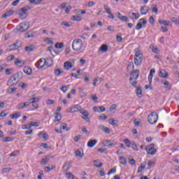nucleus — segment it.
<instances>
[{"instance_id": "obj_30", "label": "nucleus", "mask_w": 179, "mask_h": 179, "mask_svg": "<svg viewBox=\"0 0 179 179\" xmlns=\"http://www.w3.org/2000/svg\"><path fill=\"white\" fill-rule=\"evenodd\" d=\"M14 13L15 12L13 11V10H9L8 11L6 12V13L2 15V17H3V18L9 17V16H12V15H13Z\"/></svg>"}, {"instance_id": "obj_23", "label": "nucleus", "mask_w": 179, "mask_h": 179, "mask_svg": "<svg viewBox=\"0 0 179 179\" xmlns=\"http://www.w3.org/2000/svg\"><path fill=\"white\" fill-rule=\"evenodd\" d=\"M156 71H155V69H152L150 71V74L148 76V82L150 84L152 83V80L153 79V74L155 73Z\"/></svg>"}, {"instance_id": "obj_21", "label": "nucleus", "mask_w": 179, "mask_h": 179, "mask_svg": "<svg viewBox=\"0 0 179 179\" xmlns=\"http://www.w3.org/2000/svg\"><path fill=\"white\" fill-rule=\"evenodd\" d=\"M99 129H101V131H103V132H105V134H110V129L108 127H105L103 124H101L99 126Z\"/></svg>"}, {"instance_id": "obj_28", "label": "nucleus", "mask_w": 179, "mask_h": 179, "mask_svg": "<svg viewBox=\"0 0 179 179\" xmlns=\"http://www.w3.org/2000/svg\"><path fill=\"white\" fill-rule=\"evenodd\" d=\"M24 73H27V75H31V73H33V70L30 67L24 66Z\"/></svg>"}, {"instance_id": "obj_3", "label": "nucleus", "mask_w": 179, "mask_h": 179, "mask_svg": "<svg viewBox=\"0 0 179 179\" xmlns=\"http://www.w3.org/2000/svg\"><path fill=\"white\" fill-rule=\"evenodd\" d=\"M31 8L30 6H25L17 10V14L20 17V19H22V20L27 18V12L30 10Z\"/></svg>"}, {"instance_id": "obj_14", "label": "nucleus", "mask_w": 179, "mask_h": 179, "mask_svg": "<svg viewBox=\"0 0 179 179\" xmlns=\"http://www.w3.org/2000/svg\"><path fill=\"white\" fill-rule=\"evenodd\" d=\"M103 8L106 10V13H108V17L109 19L114 20V15H113V13L111 12V10L108 8H107V5L103 6Z\"/></svg>"}, {"instance_id": "obj_34", "label": "nucleus", "mask_w": 179, "mask_h": 179, "mask_svg": "<svg viewBox=\"0 0 179 179\" xmlns=\"http://www.w3.org/2000/svg\"><path fill=\"white\" fill-rule=\"evenodd\" d=\"M75 155H76V157H82L83 156H84L85 154L83 153V151L77 150L75 152Z\"/></svg>"}, {"instance_id": "obj_29", "label": "nucleus", "mask_w": 179, "mask_h": 179, "mask_svg": "<svg viewBox=\"0 0 179 179\" xmlns=\"http://www.w3.org/2000/svg\"><path fill=\"white\" fill-rule=\"evenodd\" d=\"M94 166H95V167H98L99 169H100L101 167H103V163L100 159L94 161Z\"/></svg>"}, {"instance_id": "obj_15", "label": "nucleus", "mask_w": 179, "mask_h": 179, "mask_svg": "<svg viewBox=\"0 0 179 179\" xmlns=\"http://www.w3.org/2000/svg\"><path fill=\"white\" fill-rule=\"evenodd\" d=\"M24 64H26V62L22 61L18 58H17L15 62H14V64L15 65V66H18L19 68H22V66H24Z\"/></svg>"}, {"instance_id": "obj_53", "label": "nucleus", "mask_w": 179, "mask_h": 179, "mask_svg": "<svg viewBox=\"0 0 179 179\" xmlns=\"http://www.w3.org/2000/svg\"><path fill=\"white\" fill-rule=\"evenodd\" d=\"M110 120H111V122H110V125H113V127L117 125V124L118 123V120H115L114 119H112Z\"/></svg>"}, {"instance_id": "obj_9", "label": "nucleus", "mask_w": 179, "mask_h": 179, "mask_svg": "<svg viewBox=\"0 0 179 179\" xmlns=\"http://www.w3.org/2000/svg\"><path fill=\"white\" fill-rule=\"evenodd\" d=\"M80 114H83V120H85V121H87V122H90V118H89L90 113L87 110H86L85 109H82L81 112H80Z\"/></svg>"}, {"instance_id": "obj_62", "label": "nucleus", "mask_w": 179, "mask_h": 179, "mask_svg": "<svg viewBox=\"0 0 179 179\" xmlns=\"http://www.w3.org/2000/svg\"><path fill=\"white\" fill-rule=\"evenodd\" d=\"M171 20L173 23H175V24H179V20H177L176 17H172Z\"/></svg>"}, {"instance_id": "obj_50", "label": "nucleus", "mask_w": 179, "mask_h": 179, "mask_svg": "<svg viewBox=\"0 0 179 179\" xmlns=\"http://www.w3.org/2000/svg\"><path fill=\"white\" fill-rule=\"evenodd\" d=\"M30 3L33 4H37V3H41V2H43V0H29Z\"/></svg>"}, {"instance_id": "obj_48", "label": "nucleus", "mask_w": 179, "mask_h": 179, "mask_svg": "<svg viewBox=\"0 0 179 179\" xmlns=\"http://www.w3.org/2000/svg\"><path fill=\"white\" fill-rule=\"evenodd\" d=\"M136 93L138 97H141V94H142V88L141 87H137Z\"/></svg>"}, {"instance_id": "obj_38", "label": "nucleus", "mask_w": 179, "mask_h": 179, "mask_svg": "<svg viewBox=\"0 0 179 179\" xmlns=\"http://www.w3.org/2000/svg\"><path fill=\"white\" fill-rule=\"evenodd\" d=\"M123 142H124V144L126 145L127 148H131V142L129 141V139H128V138H124V139L123 140Z\"/></svg>"}, {"instance_id": "obj_33", "label": "nucleus", "mask_w": 179, "mask_h": 179, "mask_svg": "<svg viewBox=\"0 0 179 179\" xmlns=\"http://www.w3.org/2000/svg\"><path fill=\"white\" fill-rule=\"evenodd\" d=\"M71 20L73 22H80V20H82V17L79 15H73L71 17Z\"/></svg>"}, {"instance_id": "obj_10", "label": "nucleus", "mask_w": 179, "mask_h": 179, "mask_svg": "<svg viewBox=\"0 0 179 179\" xmlns=\"http://www.w3.org/2000/svg\"><path fill=\"white\" fill-rule=\"evenodd\" d=\"M115 145H117V142L111 140H106L103 143V146H104L105 148H108L110 146H115Z\"/></svg>"}, {"instance_id": "obj_16", "label": "nucleus", "mask_w": 179, "mask_h": 179, "mask_svg": "<svg viewBox=\"0 0 179 179\" xmlns=\"http://www.w3.org/2000/svg\"><path fill=\"white\" fill-rule=\"evenodd\" d=\"M159 76L163 78L164 79H167V78H169V73L167 71H166V70L162 69L159 73Z\"/></svg>"}, {"instance_id": "obj_25", "label": "nucleus", "mask_w": 179, "mask_h": 179, "mask_svg": "<svg viewBox=\"0 0 179 179\" xmlns=\"http://www.w3.org/2000/svg\"><path fill=\"white\" fill-rule=\"evenodd\" d=\"M140 12H141V15H146V13H148V12H149V7H147V6L141 7L140 9Z\"/></svg>"}, {"instance_id": "obj_64", "label": "nucleus", "mask_w": 179, "mask_h": 179, "mask_svg": "<svg viewBox=\"0 0 179 179\" xmlns=\"http://www.w3.org/2000/svg\"><path fill=\"white\" fill-rule=\"evenodd\" d=\"M66 177L69 179H73V175L72 173H66Z\"/></svg>"}, {"instance_id": "obj_47", "label": "nucleus", "mask_w": 179, "mask_h": 179, "mask_svg": "<svg viewBox=\"0 0 179 179\" xmlns=\"http://www.w3.org/2000/svg\"><path fill=\"white\" fill-rule=\"evenodd\" d=\"M16 90H17V87L9 88L7 90V93H8V94H12V93H13V92H16Z\"/></svg>"}, {"instance_id": "obj_51", "label": "nucleus", "mask_w": 179, "mask_h": 179, "mask_svg": "<svg viewBox=\"0 0 179 179\" xmlns=\"http://www.w3.org/2000/svg\"><path fill=\"white\" fill-rule=\"evenodd\" d=\"M29 101H34V103H38V101H40V97H38V96L34 97V98L29 99Z\"/></svg>"}, {"instance_id": "obj_58", "label": "nucleus", "mask_w": 179, "mask_h": 179, "mask_svg": "<svg viewBox=\"0 0 179 179\" xmlns=\"http://www.w3.org/2000/svg\"><path fill=\"white\" fill-rule=\"evenodd\" d=\"M10 171V168H4L2 169L1 173L4 174V173H9Z\"/></svg>"}, {"instance_id": "obj_26", "label": "nucleus", "mask_w": 179, "mask_h": 179, "mask_svg": "<svg viewBox=\"0 0 179 179\" xmlns=\"http://www.w3.org/2000/svg\"><path fill=\"white\" fill-rule=\"evenodd\" d=\"M73 65H72V63L71 62H64V68L67 71H69V69H72Z\"/></svg>"}, {"instance_id": "obj_56", "label": "nucleus", "mask_w": 179, "mask_h": 179, "mask_svg": "<svg viewBox=\"0 0 179 179\" xmlns=\"http://www.w3.org/2000/svg\"><path fill=\"white\" fill-rule=\"evenodd\" d=\"M62 71H60L59 69H56L55 71V73L56 75V76H59L61 75V73H62Z\"/></svg>"}, {"instance_id": "obj_55", "label": "nucleus", "mask_w": 179, "mask_h": 179, "mask_svg": "<svg viewBox=\"0 0 179 179\" xmlns=\"http://www.w3.org/2000/svg\"><path fill=\"white\" fill-rule=\"evenodd\" d=\"M13 59H15V55H10L7 57L8 62H10L11 61H13Z\"/></svg>"}, {"instance_id": "obj_60", "label": "nucleus", "mask_w": 179, "mask_h": 179, "mask_svg": "<svg viewBox=\"0 0 179 179\" xmlns=\"http://www.w3.org/2000/svg\"><path fill=\"white\" fill-rule=\"evenodd\" d=\"M30 103H31L32 107H34V108H38V103H37V102L31 101Z\"/></svg>"}, {"instance_id": "obj_13", "label": "nucleus", "mask_w": 179, "mask_h": 179, "mask_svg": "<svg viewBox=\"0 0 179 179\" xmlns=\"http://www.w3.org/2000/svg\"><path fill=\"white\" fill-rule=\"evenodd\" d=\"M83 108L79 105H76L70 108V113H80Z\"/></svg>"}, {"instance_id": "obj_42", "label": "nucleus", "mask_w": 179, "mask_h": 179, "mask_svg": "<svg viewBox=\"0 0 179 179\" xmlns=\"http://www.w3.org/2000/svg\"><path fill=\"white\" fill-rule=\"evenodd\" d=\"M62 116L61 114L59 113H55V122H57V121H61Z\"/></svg>"}, {"instance_id": "obj_41", "label": "nucleus", "mask_w": 179, "mask_h": 179, "mask_svg": "<svg viewBox=\"0 0 179 179\" xmlns=\"http://www.w3.org/2000/svg\"><path fill=\"white\" fill-rule=\"evenodd\" d=\"M152 12L155 13V15H157V13L159 12V9L157 8V5L156 4L152 5Z\"/></svg>"}, {"instance_id": "obj_39", "label": "nucleus", "mask_w": 179, "mask_h": 179, "mask_svg": "<svg viewBox=\"0 0 179 179\" xmlns=\"http://www.w3.org/2000/svg\"><path fill=\"white\" fill-rule=\"evenodd\" d=\"M130 146H131L133 150H136V152H138V150H139V149L138 148V145L134 141H131V144L130 145Z\"/></svg>"}, {"instance_id": "obj_44", "label": "nucleus", "mask_w": 179, "mask_h": 179, "mask_svg": "<svg viewBox=\"0 0 179 179\" xmlns=\"http://www.w3.org/2000/svg\"><path fill=\"white\" fill-rule=\"evenodd\" d=\"M13 137L7 136L3 139V142H13Z\"/></svg>"}, {"instance_id": "obj_52", "label": "nucleus", "mask_w": 179, "mask_h": 179, "mask_svg": "<svg viewBox=\"0 0 179 179\" xmlns=\"http://www.w3.org/2000/svg\"><path fill=\"white\" fill-rule=\"evenodd\" d=\"M62 26H65V27H71V24H69V22L66 21H64L61 22Z\"/></svg>"}, {"instance_id": "obj_63", "label": "nucleus", "mask_w": 179, "mask_h": 179, "mask_svg": "<svg viewBox=\"0 0 179 179\" xmlns=\"http://www.w3.org/2000/svg\"><path fill=\"white\" fill-rule=\"evenodd\" d=\"M155 163H156V161H150L148 164V167H152V166L155 165Z\"/></svg>"}, {"instance_id": "obj_12", "label": "nucleus", "mask_w": 179, "mask_h": 179, "mask_svg": "<svg viewBox=\"0 0 179 179\" xmlns=\"http://www.w3.org/2000/svg\"><path fill=\"white\" fill-rule=\"evenodd\" d=\"M18 83H19L12 76L7 81V86L12 87V86H15V85H17Z\"/></svg>"}, {"instance_id": "obj_20", "label": "nucleus", "mask_w": 179, "mask_h": 179, "mask_svg": "<svg viewBox=\"0 0 179 179\" xmlns=\"http://www.w3.org/2000/svg\"><path fill=\"white\" fill-rule=\"evenodd\" d=\"M150 48L152 50V52H155V54H159V52H160V50H159V48H157V45L154 43H152L150 45Z\"/></svg>"}, {"instance_id": "obj_18", "label": "nucleus", "mask_w": 179, "mask_h": 179, "mask_svg": "<svg viewBox=\"0 0 179 179\" xmlns=\"http://www.w3.org/2000/svg\"><path fill=\"white\" fill-rule=\"evenodd\" d=\"M13 78H15L18 83L20 82V79L23 78V73L18 72L13 76Z\"/></svg>"}, {"instance_id": "obj_17", "label": "nucleus", "mask_w": 179, "mask_h": 179, "mask_svg": "<svg viewBox=\"0 0 179 179\" xmlns=\"http://www.w3.org/2000/svg\"><path fill=\"white\" fill-rule=\"evenodd\" d=\"M13 78H15L18 83L20 82V79L23 78V73L18 72L13 76Z\"/></svg>"}, {"instance_id": "obj_6", "label": "nucleus", "mask_w": 179, "mask_h": 179, "mask_svg": "<svg viewBox=\"0 0 179 179\" xmlns=\"http://www.w3.org/2000/svg\"><path fill=\"white\" fill-rule=\"evenodd\" d=\"M145 150L148 153V155H151L152 156L156 155V150L155 149V144H150L148 145L146 148Z\"/></svg>"}, {"instance_id": "obj_54", "label": "nucleus", "mask_w": 179, "mask_h": 179, "mask_svg": "<svg viewBox=\"0 0 179 179\" xmlns=\"http://www.w3.org/2000/svg\"><path fill=\"white\" fill-rule=\"evenodd\" d=\"M18 153H19L18 151H14V152H11L9 155V156H10V157H15V156H17Z\"/></svg>"}, {"instance_id": "obj_43", "label": "nucleus", "mask_w": 179, "mask_h": 179, "mask_svg": "<svg viewBox=\"0 0 179 179\" xmlns=\"http://www.w3.org/2000/svg\"><path fill=\"white\" fill-rule=\"evenodd\" d=\"M71 164H72V162H67L65 163V164L63 166V169H65L66 167V170H69L71 169Z\"/></svg>"}, {"instance_id": "obj_22", "label": "nucleus", "mask_w": 179, "mask_h": 179, "mask_svg": "<svg viewBox=\"0 0 179 179\" xmlns=\"http://www.w3.org/2000/svg\"><path fill=\"white\" fill-rule=\"evenodd\" d=\"M129 17L131 20H138L139 19V13H129Z\"/></svg>"}, {"instance_id": "obj_35", "label": "nucleus", "mask_w": 179, "mask_h": 179, "mask_svg": "<svg viewBox=\"0 0 179 179\" xmlns=\"http://www.w3.org/2000/svg\"><path fill=\"white\" fill-rule=\"evenodd\" d=\"M159 24H164V26H170V21L159 20Z\"/></svg>"}, {"instance_id": "obj_61", "label": "nucleus", "mask_w": 179, "mask_h": 179, "mask_svg": "<svg viewBox=\"0 0 179 179\" xmlns=\"http://www.w3.org/2000/svg\"><path fill=\"white\" fill-rule=\"evenodd\" d=\"M17 110H23V108H24L23 103L18 104L17 106Z\"/></svg>"}, {"instance_id": "obj_24", "label": "nucleus", "mask_w": 179, "mask_h": 179, "mask_svg": "<svg viewBox=\"0 0 179 179\" xmlns=\"http://www.w3.org/2000/svg\"><path fill=\"white\" fill-rule=\"evenodd\" d=\"M24 50L27 52H31V51L36 50V46H34V45H30L29 46H26Z\"/></svg>"}, {"instance_id": "obj_4", "label": "nucleus", "mask_w": 179, "mask_h": 179, "mask_svg": "<svg viewBox=\"0 0 179 179\" xmlns=\"http://www.w3.org/2000/svg\"><path fill=\"white\" fill-rule=\"evenodd\" d=\"M29 27H30V23L27 22H21L17 27V30L18 31H20L21 33H23V31H26L27 30H29Z\"/></svg>"}, {"instance_id": "obj_40", "label": "nucleus", "mask_w": 179, "mask_h": 179, "mask_svg": "<svg viewBox=\"0 0 179 179\" xmlns=\"http://www.w3.org/2000/svg\"><path fill=\"white\" fill-rule=\"evenodd\" d=\"M54 169H55V166H52L51 168L49 166H45L44 168V171H45V173H50V171L54 170Z\"/></svg>"}, {"instance_id": "obj_7", "label": "nucleus", "mask_w": 179, "mask_h": 179, "mask_svg": "<svg viewBox=\"0 0 179 179\" xmlns=\"http://www.w3.org/2000/svg\"><path fill=\"white\" fill-rule=\"evenodd\" d=\"M146 20L145 18H141L139 20V22L136 26V30H141L142 27H145L146 26Z\"/></svg>"}, {"instance_id": "obj_37", "label": "nucleus", "mask_w": 179, "mask_h": 179, "mask_svg": "<svg viewBox=\"0 0 179 179\" xmlns=\"http://www.w3.org/2000/svg\"><path fill=\"white\" fill-rule=\"evenodd\" d=\"M120 164H122L123 166H126L127 164V159L124 157H120L119 158Z\"/></svg>"}, {"instance_id": "obj_5", "label": "nucleus", "mask_w": 179, "mask_h": 179, "mask_svg": "<svg viewBox=\"0 0 179 179\" xmlns=\"http://www.w3.org/2000/svg\"><path fill=\"white\" fill-rule=\"evenodd\" d=\"M148 122L151 124H156L157 122V120H159V115H157V113L152 112L150 115H148Z\"/></svg>"}, {"instance_id": "obj_46", "label": "nucleus", "mask_w": 179, "mask_h": 179, "mask_svg": "<svg viewBox=\"0 0 179 179\" xmlns=\"http://www.w3.org/2000/svg\"><path fill=\"white\" fill-rule=\"evenodd\" d=\"M55 47L58 49L64 48V43H57Z\"/></svg>"}, {"instance_id": "obj_59", "label": "nucleus", "mask_w": 179, "mask_h": 179, "mask_svg": "<svg viewBox=\"0 0 179 179\" xmlns=\"http://www.w3.org/2000/svg\"><path fill=\"white\" fill-rule=\"evenodd\" d=\"M87 33H84L83 34L80 35V38H82L83 40H86V38H87Z\"/></svg>"}, {"instance_id": "obj_49", "label": "nucleus", "mask_w": 179, "mask_h": 179, "mask_svg": "<svg viewBox=\"0 0 179 179\" xmlns=\"http://www.w3.org/2000/svg\"><path fill=\"white\" fill-rule=\"evenodd\" d=\"M19 117H20V113H13L11 115V118L13 120H16V119L19 118Z\"/></svg>"}, {"instance_id": "obj_45", "label": "nucleus", "mask_w": 179, "mask_h": 179, "mask_svg": "<svg viewBox=\"0 0 179 179\" xmlns=\"http://www.w3.org/2000/svg\"><path fill=\"white\" fill-rule=\"evenodd\" d=\"M45 43H47V44H54V41H52V38H45Z\"/></svg>"}, {"instance_id": "obj_27", "label": "nucleus", "mask_w": 179, "mask_h": 179, "mask_svg": "<svg viewBox=\"0 0 179 179\" xmlns=\"http://www.w3.org/2000/svg\"><path fill=\"white\" fill-rule=\"evenodd\" d=\"M96 143H97V140H90L87 143V146L88 148H94Z\"/></svg>"}, {"instance_id": "obj_11", "label": "nucleus", "mask_w": 179, "mask_h": 179, "mask_svg": "<svg viewBox=\"0 0 179 179\" xmlns=\"http://www.w3.org/2000/svg\"><path fill=\"white\" fill-rule=\"evenodd\" d=\"M140 73H141L139 72V70H134L131 73V76L129 78V82H132L133 79H135L136 80V79L139 78Z\"/></svg>"}, {"instance_id": "obj_57", "label": "nucleus", "mask_w": 179, "mask_h": 179, "mask_svg": "<svg viewBox=\"0 0 179 179\" xmlns=\"http://www.w3.org/2000/svg\"><path fill=\"white\" fill-rule=\"evenodd\" d=\"M29 124H31V127H38L40 125V123L37 122H31Z\"/></svg>"}, {"instance_id": "obj_32", "label": "nucleus", "mask_w": 179, "mask_h": 179, "mask_svg": "<svg viewBox=\"0 0 179 179\" xmlns=\"http://www.w3.org/2000/svg\"><path fill=\"white\" fill-rule=\"evenodd\" d=\"M161 83L164 85L166 89H170V83H169V81L162 80Z\"/></svg>"}, {"instance_id": "obj_2", "label": "nucleus", "mask_w": 179, "mask_h": 179, "mask_svg": "<svg viewBox=\"0 0 179 179\" xmlns=\"http://www.w3.org/2000/svg\"><path fill=\"white\" fill-rule=\"evenodd\" d=\"M82 47H83V42L82 41V39L76 38L73 40L72 43V48L73 51L78 52L82 50Z\"/></svg>"}, {"instance_id": "obj_31", "label": "nucleus", "mask_w": 179, "mask_h": 179, "mask_svg": "<svg viewBox=\"0 0 179 179\" xmlns=\"http://www.w3.org/2000/svg\"><path fill=\"white\" fill-rule=\"evenodd\" d=\"M50 156H46L45 158L42 159V160L41 161V164H42L43 166L47 164V163L50 162Z\"/></svg>"}, {"instance_id": "obj_1", "label": "nucleus", "mask_w": 179, "mask_h": 179, "mask_svg": "<svg viewBox=\"0 0 179 179\" xmlns=\"http://www.w3.org/2000/svg\"><path fill=\"white\" fill-rule=\"evenodd\" d=\"M134 52V62L136 66H139L143 61V53L142 52V50L139 49H135Z\"/></svg>"}, {"instance_id": "obj_19", "label": "nucleus", "mask_w": 179, "mask_h": 179, "mask_svg": "<svg viewBox=\"0 0 179 179\" xmlns=\"http://www.w3.org/2000/svg\"><path fill=\"white\" fill-rule=\"evenodd\" d=\"M117 17L122 21V22H129V18L127 16L122 15L120 13H117Z\"/></svg>"}, {"instance_id": "obj_36", "label": "nucleus", "mask_w": 179, "mask_h": 179, "mask_svg": "<svg viewBox=\"0 0 179 179\" xmlns=\"http://www.w3.org/2000/svg\"><path fill=\"white\" fill-rule=\"evenodd\" d=\"M100 51H102L103 52H106L108 50V46L106 44L102 45L100 48Z\"/></svg>"}, {"instance_id": "obj_8", "label": "nucleus", "mask_w": 179, "mask_h": 179, "mask_svg": "<svg viewBox=\"0 0 179 179\" xmlns=\"http://www.w3.org/2000/svg\"><path fill=\"white\" fill-rule=\"evenodd\" d=\"M45 65H47V61H45V59L42 58L36 63L35 66L38 68V69H41Z\"/></svg>"}]
</instances>
